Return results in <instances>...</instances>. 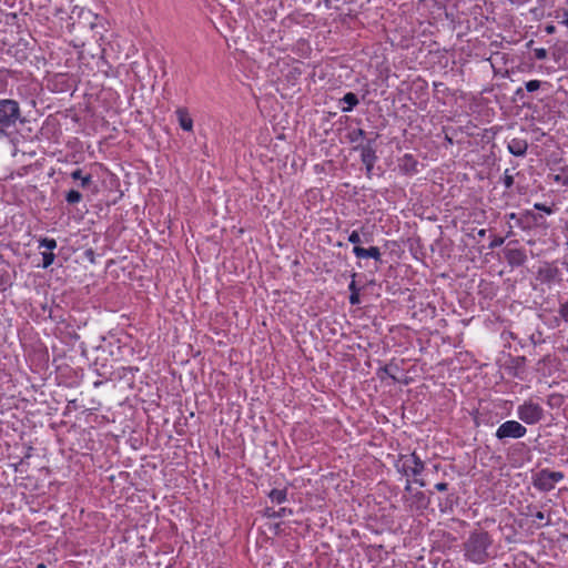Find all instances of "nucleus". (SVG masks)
Segmentation results:
<instances>
[{
	"label": "nucleus",
	"mask_w": 568,
	"mask_h": 568,
	"mask_svg": "<svg viewBox=\"0 0 568 568\" xmlns=\"http://www.w3.org/2000/svg\"><path fill=\"white\" fill-rule=\"evenodd\" d=\"M485 234H486V230H479V231H478V235H479L480 237H484V236H485Z\"/></svg>",
	"instance_id": "51"
},
{
	"label": "nucleus",
	"mask_w": 568,
	"mask_h": 568,
	"mask_svg": "<svg viewBox=\"0 0 568 568\" xmlns=\"http://www.w3.org/2000/svg\"><path fill=\"white\" fill-rule=\"evenodd\" d=\"M507 150L514 156H525L528 150V142L521 138H513L507 142Z\"/></svg>",
	"instance_id": "12"
},
{
	"label": "nucleus",
	"mask_w": 568,
	"mask_h": 568,
	"mask_svg": "<svg viewBox=\"0 0 568 568\" xmlns=\"http://www.w3.org/2000/svg\"><path fill=\"white\" fill-rule=\"evenodd\" d=\"M382 371L388 375L392 379L396 382H403V379L397 375L399 372V365L395 363V357L393 358L392 363L388 365H385ZM404 383L407 384L408 381L404 379Z\"/></svg>",
	"instance_id": "20"
},
{
	"label": "nucleus",
	"mask_w": 568,
	"mask_h": 568,
	"mask_svg": "<svg viewBox=\"0 0 568 568\" xmlns=\"http://www.w3.org/2000/svg\"><path fill=\"white\" fill-rule=\"evenodd\" d=\"M78 16L80 19H83L90 26V28L94 27V20L97 19V16L91 10L80 8L78 10Z\"/></svg>",
	"instance_id": "26"
},
{
	"label": "nucleus",
	"mask_w": 568,
	"mask_h": 568,
	"mask_svg": "<svg viewBox=\"0 0 568 568\" xmlns=\"http://www.w3.org/2000/svg\"><path fill=\"white\" fill-rule=\"evenodd\" d=\"M435 489L438 491H445L448 489V484L447 483H437L435 485Z\"/></svg>",
	"instance_id": "41"
},
{
	"label": "nucleus",
	"mask_w": 568,
	"mask_h": 568,
	"mask_svg": "<svg viewBox=\"0 0 568 568\" xmlns=\"http://www.w3.org/2000/svg\"><path fill=\"white\" fill-rule=\"evenodd\" d=\"M525 358H526L525 356L516 357V365H519V364L524 363Z\"/></svg>",
	"instance_id": "47"
},
{
	"label": "nucleus",
	"mask_w": 568,
	"mask_h": 568,
	"mask_svg": "<svg viewBox=\"0 0 568 568\" xmlns=\"http://www.w3.org/2000/svg\"><path fill=\"white\" fill-rule=\"evenodd\" d=\"M517 415L524 423L534 425L544 418V409L539 404L525 402L523 405L518 406Z\"/></svg>",
	"instance_id": "7"
},
{
	"label": "nucleus",
	"mask_w": 568,
	"mask_h": 568,
	"mask_svg": "<svg viewBox=\"0 0 568 568\" xmlns=\"http://www.w3.org/2000/svg\"><path fill=\"white\" fill-rule=\"evenodd\" d=\"M339 102L345 103V106H341V111L344 113L351 112L355 106L358 105L359 100L357 95L353 92H347L344 94V97L341 99Z\"/></svg>",
	"instance_id": "16"
},
{
	"label": "nucleus",
	"mask_w": 568,
	"mask_h": 568,
	"mask_svg": "<svg viewBox=\"0 0 568 568\" xmlns=\"http://www.w3.org/2000/svg\"><path fill=\"white\" fill-rule=\"evenodd\" d=\"M356 275H357L356 273H353V275H352L353 280H352V281H351V283L348 284V291H349L351 293H359V291H361V288H359V287H357L356 282H355V277H356Z\"/></svg>",
	"instance_id": "38"
},
{
	"label": "nucleus",
	"mask_w": 568,
	"mask_h": 568,
	"mask_svg": "<svg viewBox=\"0 0 568 568\" xmlns=\"http://www.w3.org/2000/svg\"><path fill=\"white\" fill-rule=\"evenodd\" d=\"M513 242L508 243L507 247L504 251L505 258L507 263L513 266H521L527 261V256L524 250L510 247V244Z\"/></svg>",
	"instance_id": "9"
},
{
	"label": "nucleus",
	"mask_w": 568,
	"mask_h": 568,
	"mask_svg": "<svg viewBox=\"0 0 568 568\" xmlns=\"http://www.w3.org/2000/svg\"><path fill=\"white\" fill-rule=\"evenodd\" d=\"M527 428L517 420H507L503 423L496 430V437L505 442L506 439L521 438L526 435Z\"/></svg>",
	"instance_id": "8"
},
{
	"label": "nucleus",
	"mask_w": 568,
	"mask_h": 568,
	"mask_svg": "<svg viewBox=\"0 0 568 568\" xmlns=\"http://www.w3.org/2000/svg\"><path fill=\"white\" fill-rule=\"evenodd\" d=\"M508 221H515V226L523 231H529V222L527 219V210L520 213H508L505 215Z\"/></svg>",
	"instance_id": "14"
},
{
	"label": "nucleus",
	"mask_w": 568,
	"mask_h": 568,
	"mask_svg": "<svg viewBox=\"0 0 568 568\" xmlns=\"http://www.w3.org/2000/svg\"><path fill=\"white\" fill-rule=\"evenodd\" d=\"M353 253L357 258H373L376 262H382V253L377 246L365 248L359 245H355L353 247Z\"/></svg>",
	"instance_id": "11"
},
{
	"label": "nucleus",
	"mask_w": 568,
	"mask_h": 568,
	"mask_svg": "<svg viewBox=\"0 0 568 568\" xmlns=\"http://www.w3.org/2000/svg\"><path fill=\"white\" fill-rule=\"evenodd\" d=\"M280 529H281V524H275L274 525V531H275L276 535L280 532Z\"/></svg>",
	"instance_id": "50"
},
{
	"label": "nucleus",
	"mask_w": 568,
	"mask_h": 568,
	"mask_svg": "<svg viewBox=\"0 0 568 568\" xmlns=\"http://www.w3.org/2000/svg\"><path fill=\"white\" fill-rule=\"evenodd\" d=\"M548 55V51L545 48L534 49V57L537 60H545Z\"/></svg>",
	"instance_id": "34"
},
{
	"label": "nucleus",
	"mask_w": 568,
	"mask_h": 568,
	"mask_svg": "<svg viewBox=\"0 0 568 568\" xmlns=\"http://www.w3.org/2000/svg\"><path fill=\"white\" fill-rule=\"evenodd\" d=\"M42 267L48 268L51 266L55 260V254L52 252H42Z\"/></svg>",
	"instance_id": "31"
},
{
	"label": "nucleus",
	"mask_w": 568,
	"mask_h": 568,
	"mask_svg": "<svg viewBox=\"0 0 568 568\" xmlns=\"http://www.w3.org/2000/svg\"><path fill=\"white\" fill-rule=\"evenodd\" d=\"M564 473L554 471L544 468L532 476L534 487L542 493H548L555 488V484L564 479Z\"/></svg>",
	"instance_id": "5"
},
{
	"label": "nucleus",
	"mask_w": 568,
	"mask_h": 568,
	"mask_svg": "<svg viewBox=\"0 0 568 568\" xmlns=\"http://www.w3.org/2000/svg\"><path fill=\"white\" fill-rule=\"evenodd\" d=\"M457 500L458 497L455 494H449L443 503H439L440 511H453L454 505Z\"/></svg>",
	"instance_id": "25"
},
{
	"label": "nucleus",
	"mask_w": 568,
	"mask_h": 568,
	"mask_svg": "<svg viewBox=\"0 0 568 568\" xmlns=\"http://www.w3.org/2000/svg\"><path fill=\"white\" fill-rule=\"evenodd\" d=\"M23 123L20 104L13 99H0V139L11 138Z\"/></svg>",
	"instance_id": "2"
},
{
	"label": "nucleus",
	"mask_w": 568,
	"mask_h": 568,
	"mask_svg": "<svg viewBox=\"0 0 568 568\" xmlns=\"http://www.w3.org/2000/svg\"><path fill=\"white\" fill-rule=\"evenodd\" d=\"M175 114L178 116V121L180 126L187 132H191L193 130V120L190 116L187 110L185 108H179L175 111Z\"/></svg>",
	"instance_id": "15"
},
{
	"label": "nucleus",
	"mask_w": 568,
	"mask_h": 568,
	"mask_svg": "<svg viewBox=\"0 0 568 568\" xmlns=\"http://www.w3.org/2000/svg\"><path fill=\"white\" fill-rule=\"evenodd\" d=\"M562 26L568 29V10H565L562 13V20L560 21Z\"/></svg>",
	"instance_id": "42"
},
{
	"label": "nucleus",
	"mask_w": 568,
	"mask_h": 568,
	"mask_svg": "<svg viewBox=\"0 0 568 568\" xmlns=\"http://www.w3.org/2000/svg\"><path fill=\"white\" fill-rule=\"evenodd\" d=\"M325 4L327 8H329V1L328 0H325Z\"/></svg>",
	"instance_id": "54"
},
{
	"label": "nucleus",
	"mask_w": 568,
	"mask_h": 568,
	"mask_svg": "<svg viewBox=\"0 0 568 568\" xmlns=\"http://www.w3.org/2000/svg\"><path fill=\"white\" fill-rule=\"evenodd\" d=\"M501 182L506 190H510L514 185V175L510 173L509 169H506L504 175L501 178Z\"/></svg>",
	"instance_id": "30"
},
{
	"label": "nucleus",
	"mask_w": 568,
	"mask_h": 568,
	"mask_svg": "<svg viewBox=\"0 0 568 568\" xmlns=\"http://www.w3.org/2000/svg\"><path fill=\"white\" fill-rule=\"evenodd\" d=\"M514 226H515V225H513V224H510V223H509V231L507 232V235H506L507 237H509V236H511V235H513V227H514Z\"/></svg>",
	"instance_id": "48"
},
{
	"label": "nucleus",
	"mask_w": 568,
	"mask_h": 568,
	"mask_svg": "<svg viewBox=\"0 0 568 568\" xmlns=\"http://www.w3.org/2000/svg\"><path fill=\"white\" fill-rule=\"evenodd\" d=\"M534 209L537 211H542L548 215L554 213V210L550 206L542 204V203H535Z\"/></svg>",
	"instance_id": "35"
},
{
	"label": "nucleus",
	"mask_w": 568,
	"mask_h": 568,
	"mask_svg": "<svg viewBox=\"0 0 568 568\" xmlns=\"http://www.w3.org/2000/svg\"><path fill=\"white\" fill-rule=\"evenodd\" d=\"M78 408V405H77V399H71L68 402L67 404V412H70L72 409H77Z\"/></svg>",
	"instance_id": "40"
},
{
	"label": "nucleus",
	"mask_w": 568,
	"mask_h": 568,
	"mask_svg": "<svg viewBox=\"0 0 568 568\" xmlns=\"http://www.w3.org/2000/svg\"><path fill=\"white\" fill-rule=\"evenodd\" d=\"M97 374L105 379H124L126 375L138 372V367L123 366L116 357H95L93 363Z\"/></svg>",
	"instance_id": "3"
},
{
	"label": "nucleus",
	"mask_w": 568,
	"mask_h": 568,
	"mask_svg": "<svg viewBox=\"0 0 568 568\" xmlns=\"http://www.w3.org/2000/svg\"><path fill=\"white\" fill-rule=\"evenodd\" d=\"M527 219L529 222V231L545 225V217L541 214L536 213L535 211L527 210Z\"/></svg>",
	"instance_id": "21"
},
{
	"label": "nucleus",
	"mask_w": 568,
	"mask_h": 568,
	"mask_svg": "<svg viewBox=\"0 0 568 568\" xmlns=\"http://www.w3.org/2000/svg\"><path fill=\"white\" fill-rule=\"evenodd\" d=\"M443 83H434V87L437 88L438 85H442Z\"/></svg>",
	"instance_id": "55"
},
{
	"label": "nucleus",
	"mask_w": 568,
	"mask_h": 568,
	"mask_svg": "<svg viewBox=\"0 0 568 568\" xmlns=\"http://www.w3.org/2000/svg\"><path fill=\"white\" fill-rule=\"evenodd\" d=\"M412 485H410V480L408 479L407 483H406V486H405V491L407 493H412Z\"/></svg>",
	"instance_id": "45"
},
{
	"label": "nucleus",
	"mask_w": 568,
	"mask_h": 568,
	"mask_svg": "<svg viewBox=\"0 0 568 568\" xmlns=\"http://www.w3.org/2000/svg\"><path fill=\"white\" fill-rule=\"evenodd\" d=\"M516 95L523 98L524 97V89L523 88H518L515 92Z\"/></svg>",
	"instance_id": "46"
},
{
	"label": "nucleus",
	"mask_w": 568,
	"mask_h": 568,
	"mask_svg": "<svg viewBox=\"0 0 568 568\" xmlns=\"http://www.w3.org/2000/svg\"><path fill=\"white\" fill-rule=\"evenodd\" d=\"M558 314L562 321L568 324V298L560 303Z\"/></svg>",
	"instance_id": "32"
},
{
	"label": "nucleus",
	"mask_w": 568,
	"mask_h": 568,
	"mask_svg": "<svg viewBox=\"0 0 568 568\" xmlns=\"http://www.w3.org/2000/svg\"><path fill=\"white\" fill-rule=\"evenodd\" d=\"M70 176L73 180H80V186L82 189L89 187L93 182L92 175L91 174L83 175L82 169H75L74 171L71 172Z\"/></svg>",
	"instance_id": "19"
},
{
	"label": "nucleus",
	"mask_w": 568,
	"mask_h": 568,
	"mask_svg": "<svg viewBox=\"0 0 568 568\" xmlns=\"http://www.w3.org/2000/svg\"><path fill=\"white\" fill-rule=\"evenodd\" d=\"M349 303L352 305H358L361 303L359 293H351L349 294Z\"/></svg>",
	"instance_id": "39"
},
{
	"label": "nucleus",
	"mask_w": 568,
	"mask_h": 568,
	"mask_svg": "<svg viewBox=\"0 0 568 568\" xmlns=\"http://www.w3.org/2000/svg\"><path fill=\"white\" fill-rule=\"evenodd\" d=\"M61 357H53V364H55L58 362V359H60Z\"/></svg>",
	"instance_id": "53"
},
{
	"label": "nucleus",
	"mask_w": 568,
	"mask_h": 568,
	"mask_svg": "<svg viewBox=\"0 0 568 568\" xmlns=\"http://www.w3.org/2000/svg\"><path fill=\"white\" fill-rule=\"evenodd\" d=\"M293 510L291 508L282 507L278 510H275L273 507H266L263 510V516L266 518H281L285 516H291Z\"/></svg>",
	"instance_id": "18"
},
{
	"label": "nucleus",
	"mask_w": 568,
	"mask_h": 568,
	"mask_svg": "<svg viewBox=\"0 0 568 568\" xmlns=\"http://www.w3.org/2000/svg\"><path fill=\"white\" fill-rule=\"evenodd\" d=\"M542 82L539 80H529L525 83V89L527 92H535L540 89Z\"/></svg>",
	"instance_id": "33"
},
{
	"label": "nucleus",
	"mask_w": 568,
	"mask_h": 568,
	"mask_svg": "<svg viewBox=\"0 0 568 568\" xmlns=\"http://www.w3.org/2000/svg\"><path fill=\"white\" fill-rule=\"evenodd\" d=\"M535 517L539 520H544L545 519V514L542 511H537L535 514Z\"/></svg>",
	"instance_id": "44"
},
{
	"label": "nucleus",
	"mask_w": 568,
	"mask_h": 568,
	"mask_svg": "<svg viewBox=\"0 0 568 568\" xmlns=\"http://www.w3.org/2000/svg\"><path fill=\"white\" fill-rule=\"evenodd\" d=\"M565 404V396L559 393H552L547 397V405L550 408H560Z\"/></svg>",
	"instance_id": "22"
},
{
	"label": "nucleus",
	"mask_w": 568,
	"mask_h": 568,
	"mask_svg": "<svg viewBox=\"0 0 568 568\" xmlns=\"http://www.w3.org/2000/svg\"><path fill=\"white\" fill-rule=\"evenodd\" d=\"M491 545L493 538L488 531L483 529L473 530L463 545L464 556L466 560L474 564H485L490 558L488 549Z\"/></svg>",
	"instance_id": "1"
},
{
	"label": "nucleus",
	"mask_w": 568,
	"mask_h": 568,
	"mask_svg": "<svg viewBox=\"0 0 568 568\" xmlns=\"http://www.w3.org/2000/svg\"><path fill=\"white\" fill-rule=\"evenodd\" d=\"M8 54L14 57L20 62L28 58L26 49H20L19 44L10 47L8 49Z\"/></svg>",
	"instance_id": "27"
},
{
	"label": "nucleus",
	"mask_w": 568,
	"mask_h": 568,
	"mask_svg": "<svg viewBox=\"0 0 568 568\" xmlns=\"http://www.w3.org/2000/svg\"><path fill=\"white\" fill-rule=\"evenodd\" d=\"M37 568H45V565H44V564H39V565L37 566Z\"/></svg>",
	"instance_id": "52"
},
{
	"label": "nucleus",
	"mask_w": 568,
	"mask_h": 568,
	"mask_svg": "<svg viewBox=\"0 0 568 568\" xmlns=\"http://www.w3.org/2000/svg\"><path fill=\"white\" fill-rule=\"evenodd\" d=\"M408 501L409 507L416 510H424L429 506V498L420 490L412 493Z\"/></svg>",
	"instance_id": "13"
},
{
	"label": "nucleus",
	"mask_w": 568,
	"mask_h": 568,
	"mask_svg": "<svg viewBox=\"0 0 568 568\" xmlns=\"http://www.w3.org/2000/svg\"><path fill=\"white\" fill-rule=\"evenodd\" d=\"M348 140L351 143H365L366 132L363 129H354L348 133Z\"/></svg>",
	"instance_id": "23"
},
{
	"label": "nucleus",
	"mask_w": 568,
	"mask_h": 568,
	"mask_svg": "<svg viewBox=\"0 0 568 568\" xmlns=\"http://www.w3.org/2000/svg\"><path fill=\"white\" fill-rule=\"evenodd\" d=\"M504 242H505V239H504V237L495 236V237L491 240V242H490V244H489V247H490V248L499 247V246H501V245L504 244Z\"/></svg>",
	"instance_id": "37"
},
{
	"label": "nucleus",
	"mask_w": 568,
	"mask_h": 568,
	"mask_svg": "<svg viewBox=\"0 0 568 568\" xmlns=\"http://www.w3.org/2000/svg\"><path fill=\"white\" fill-rule=\"evenodd\" d=\"M538 275L542 282L550 283V282L555 281V278L557 277L558 268L549 266V265L545 266V267H540L538 271Z\"/></svg>",
	"instance_id": "17"
},
{
	"label": "nucleus",
	"mask_w": 568,
	"mask_h": 568,
	"mask_svg": "<svg viewBox=\"0 0 568 568\" xmlns=\"http://www.w3.org/2000/svg\"><path fill=\"white\" fill-rule=\"evenodd\" d=\"M348 242H351L352 244L357 245L358 243H361V236H359V233L354 230L349 235H348Z\"/></svg>",
	"instance_id": "36"
},
{
	"label": "nucleus",
	"mask_w": 568,
	"mask_h": 568,
	"mask_svg": "<svg viewBox=\"0 0 568 568\" xmlns=\"http://www.w3.org/2000/svg\"><path fill=\"white\" fill-rule=\"evenodd\" d=\"M83 196L78 190H70L65 194V201L70 205L78 204L82 201Z\"/></svg>",
	"instance_id": "28"
},
{
	"label": "nucleus",
	"mask_w": 568,
	"mask_h": 568,
	"mask_svg": "<svg viewBox=\"0 0 568 568\" xmlns=\"http://www.w3.org/2000/svg\"><path fill=\"white\" fill-rule=\"evenodd\" d=\"M549 524H550V521H549V520H547V521L544 524V526H548Z\"/></svg>",
	"instance_id": "57"
},
{
	"label": "nucleus",
	"mask_w": 568,
	"mask_h": 568,
	"mask_svg": "<svg viewBox=\"0 0 568 568\" xmlns=\"http://www.w3.org/2000/svg\"><path fill=\"white\" fill-rule=\"evenodd\" d=\"M398 168L402 173L413 175L418 172V161L415 159L413 154L405 153L398 160Z\"/></svg>",
	"instance_id": "10"
},
{
	"label": "nucleus",
	"mask_w": 568,
	"mask_h": 568,
	"mask_svg": "<svg viewBox=\"0 0 568 568\" xmlns=\"http://www.w3.org/2000/svg\"><path fill=\"white\" fill-rule=\"evenodd\" d=\"M415 483H417L420 487H424L426 485L423 479L415 478Z\"/></svg>",
	"instance_id": "49"
},
{
	"label": "nucleus",
	"mask_w": 568,
	"mask_h": 568,
	"mask_svg": "<svg viewBox=\"0 0 568 568\" xmlns=\"http://www.w3.org/2000/svg\"><path fill=\"white\" fill-rule=\"evenodd\" d=\"M57 245V241L51 237H43L39 240V247H44L49 252H52Z\"/></svg>",
	"instance_id": "29"
},
{
	"label": "nucleus",
	"mask_w": 568,
	"mask_h": 568,
	"mask_svg": "<svg viewBox=\"0 0 568 568\" xmlns=\"http://www.w3.org/2000/svg\"><path fill=\"white\" fill-rule=\"evenodd\" d=\"M395 468L398 473H400L403 476L406 477H417L419 476L424 468L425 464L424 462L417 456L416 453L400 454L395 462Z\"/></svg>",
	"instance_id": "4"
},
{
	"label": "nucleus",
	"mask_w": 568,
	"mask_h": 568,
	"mask_svg": "<svg viewBox=\"0 0 568 568\" xmlns=\"http://www.w3.org/2000/svg\"><path fill=\"white\" fill-rule=\"evenodd\" d=\"M377 134L373 139H367L365 143L357 144L354 150L359 152L361 161L365 165L366 175L371 178L373 168L377 162L376 155V139Z\"/></svg>",
	"instance_id": "6"
},
{
	"label": "nucleus",
	"mask_w": 568,
	"mask_h": 568,
	"mask_svg": "<svg viewBox=\"0 0 568 568\" xmlns=\"http://www.w3.org/2000/svg\"><path fill=\"white\" fill-rule=\"evenodd\" d=\"M545 30H546V32H547L548 34H551V33H554V32L556 31V27H555V26H552V24H549V26H547V27H546V29H545Z\"/></svg>",
	"instance_id": "43"
},
{
	"label": "nucleus",
	"mask_w": 568,
	"mask_h": 568,
	"mask_svg": "<svg viewBox=\"0 0 568 568\" xmlns=\"http://www.w3.org/2000/svg\"><path fill=\"white\" fill-rule=\"evenodd\" d=\"M400 363L404 365L405 364V358H400Z\"/></svg>",
	"instance_id": "56"
},
{
	"label": "nucleus",
	"mask_w": 568,
	"mask_h": 568,
	"mask_svg": "<svg viewBox=\"0 0 568 568\" xmlns=\"http://www.w3.org/2000/svg\"><path fill=\"white\" fill-rule=\"evenodd\" d=\"M268 497L273 503L283 504L287 499V490L286 489H272L268 493Z\"/></svg>",
	"instance_id": "24"
}]
</instances>
